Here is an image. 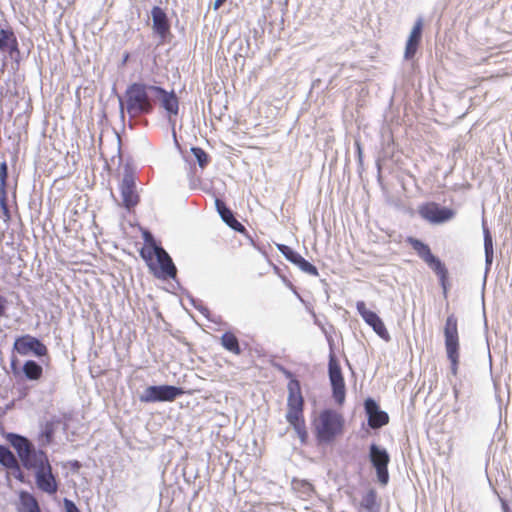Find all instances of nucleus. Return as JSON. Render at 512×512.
Masks as SVG:
<instances>
[{
	"instance_id": "30",
	"label": "nucleus",
	"mask_w": 512,
	"mask_h": 512,
	"mask_svg": "<svg viewBox=\"0 0 512 512\" xmlns=\"http://www.w3.org/2000/svg\"><path fill=\"white\" fill-rule=\"evenodd\" d=\"M0 209V218L8 223L11 220V214L7 204V191L0 192Z\"/></svg>"
},
{
	"instance_id": "35",
	"label": "nucleus",
	"mask_w": 512,
	"mask_h": 512,
	"mask_svg": "<svg viewBox=\"0 0 512 512\" xmlns=\"http://www.w3.org/2000/svg\"><path fill=\"white\" fill-rule=\"evenodd\" d=\"M293 488L296 490H302L304 493H310L313 491V485L305 480H293Z\"/></svg>"
},
{
	"instance_id": "6",
	"label": "nucleus",
	"mask_w": 512,
	"mask_h": 512,
	"mask_svg": "<svg viewBox=\"0 0 512 512\" xmlns=\"http://www.w3.org/2000/svg\"><path fill=\"white\" fill-rule=\"evenodd\" d=\"M407 243L411 245L417 255L435 272L444 290L448 281V270L444 263L434 256L430 247L419 239L408 237Z\"/></svg>"
},
{
	"instance_id": "28",
	"label": "nucleus",
	"mask_w": 512,
	"mask_h": 512,
	"mask_svg": "<svg viewBox=\"0 0 512 512\" xmlns=\"http://www.w3.org/2000/svg\"><path fill=\"white\" fill-rule=\"evenodd\" d=\"M18 42L16 36L12 30L1 29L0 30V51L10 49L11 51L17 50Z\"/></svg>"
},
{
	"instance_id": "17",
	"label": "nucleus",
	"mask_w": 512,
	"mask_h": 512,
	"mask_svg": "<svg viewBox=\"0 0 512 512\" xmlns=\"http://www.w3.org/2000/svg\"><path fill=\"white\" fill-rule=\"evenodd\" d=\"M35 480L37 487L45 493L52 495L58 490V484L52 473L51 465L35 472Z\"/></svg>"
},
{
	"instance_id": "19",
	"label": "nucleus",
	"mask_w": 512,
	"mask_h": 512,
	"mask_svg": "<svg viewBox=\"0 0 512 512\" xmlns=\"http://www.w3.org/2000/svg\"><path fill=\"white\" fill-rule=\"evenodd\" d=\"M7 440L16 450L17 455L21 460V463L35 449L33 444L26 437L18 434L9 433L7 435Z\"/></svg>"
},
{
	"instance_id": "11",
	"label": "nucleus",
	"mask_w": 512,
	"mask_h": 512,
	"mask_svg": "<svg viewBox=\"0 0 512 512\" xmlns=\"http://www.w3.org/2000/svg\"><path fill=\"white\" fill-rule=\"evenodd\" d=\"M13 349L21 356L34 354L37 357H43L48 354L46 345L29 334L17 337L14 341Z\"/></svg>"
},
{
	"instance_id": "34",
	"label": "nucleus",
	"mask_w": 512,
	"mask_h": 512,
	"mask_svg": "<svg viewBox=\"0 0 512 512\" xmlns=\"http://www.w3.org/2000/svg\"><path fill=\"white\" fill-rule=\"evenodd\" d=\"M8 165L6 161L0 164V192L7 191Z\"/></svg>"
},
{
	"instance_id": "16",
	"label": "nucleus",
	"mask_w": 512,
	"mask_h": 512,
	"mask_svg": "<svg viewBox=\"0 0 512 512\" xmlns=\"http://www.w3.org/2000/svg\"><path fill=\"white\" fill-rule=\"evenodd\" d=\"M365 410L368 415V424L371 428L378 429L388 424V414L380 411L374 400L367 399L365 401Z\"/></svg>"
},
{
	"instance_id": "24",
	"label": "nucleus",
	"mask_w": 512,
	"mask_h": 512,
	"mask_svg": "<svg viewBox=\"0 0 512 512\" xmlns=\"http://www.w3.org/2000/svg\"><path fill=\"white\" fill-rule=\"evenodd\" d=\"M18 512H41L37 499L27 491L19 493Z\"/></svg>"
},
{
	"instance_id": "15",
	"label": "nucleus",
	"mask_w": 512,
	"mask_h": 512,
	"mask_svg": "<svg viewBox=\"0 0 512 512\" xmlns=\"http://www.w3.org/2000/svg\"><path fill=\"white\" fill-rule=\"evenodd\" d=\"M150 91L159 95L161 106L166 110L169 119L177 116L179 112V100L174 91L168 92L159 86H150Z\"/></svg>"
},
{
	"instance_id": "10",
	"label": "nucleus",
	"mask_w": 512,
	"mask_h": 512,
	"mask_svg": "<svg viewBox=\"0 0 512 512\" xmlns=\"http://www.w3.org/2000/svg\"><path fill=\"white\" fill-rule=\"evenodd\" d=\"M369 459L376 470L378 481L382 485H386L389 481L388 464L390 462L387 450L376 444H371L369 447Z\"/></svg>"
},
{
	"instance_id": "26",
	"label": "nucleus",
	"mask_w": 512,
	"mask_h": 512,
	"mask_svg": "<svg viewBox=\"0 0 512 512\" xmlns=\"http://www.w3.org/2000/svg\"><path fill=\"white\" fill-rule=\"evenodd\" d=\"M22 371L30 381H38L43 376V368L34 360H27L23 364Z\"/></svg>"
},
{
	"instance_id": "2",
	"label": "nucleus",
	"mask_w": 512,
	"mask_h": 512,
	"mask_svg": "<svg viewBox=\"0 0 512 512\" xmlns=\"http://www.w3.org/2000/svg\"><path fill=\"white\" fill-rule=\"evenodd\" d=\"M145 244L140 249V256L150 271L159 279L175 278L177 269L169 254L158 246L149 232L144 233Z\"/></svg>"
},
{
	"instance_id": "14",
	"label": "nucleus",
	"mask_w": 512,
	"mask_h": 512,
	"mask_svg": "<svg viewBox=\"0 0 512 512\" xmlns=\"http://www.w3.org/2000/svg\"><path fill=\"white\" fill-rule=\"evenodd\" d=\"M276 247L288 261L298 266L303 272L312 276H318L319 273L316 266H314L309 261L304 259L299 253L295 252L292 248L284 244H276Z\"/></svg>"
},
{
	"instance_id": "7",
	"label": "nucleus",
	"mask_w": 512,
	"mask_h": 512,
	"mask_svg": "<svg viewBox=\"0 0 512 512\" xmlns=\"http://www.w3.org/2000/svg\"><path fill=\"white\" fill-rule=\"evenodd\" d=\"M329 380L332 387V396L338 405H343L346 398V385L341 366L336 355L331 352L328 363Z\"/></svg>"
},
{
	"instance_id": "37",
	"label": "nucleus",
	"mask_w": 512,
	"mask_h": 512,
	"mask_svg": "<svg viewBox=\"0 0 512 512\" xmlns=\"http://www.w3.org/2000/svg\"><path fill=\"white\" fill-rule=\"evenodd\" d=\"M7 299L0 294V317L6 315Z\"/></svg>"
},
{
	"instance_id": "23",
	"label": "nucleus",
	"mask_w": 512,
	"mask_h": 512,
	"mask_svg": "<svg viewBox=\"0 0 512 512\" xmlns=\"http://www.w3.org/2000/svg\"><path fill=\"white\" fill-rule=\"evenodd\" d=\"M22 465L28 470L33 469L37 472L45 467H49L50 463L44 451L34 449L28 457L23 460Z\"/></svg>"
},
{
	"instance_id": "8",
	"label": "nucleus",
	"mask_w": 512,
	"mask_h": 512,
	"mask_svg": "<svg viewBox=\"0 0 512 512\" xmlns=\"http://www.w3.org/2000/svg\"><path fill=\"white\" fill-rule=\"evenodd\" d=\"M185 391L172 385L149 386L140 397L141 402H172Z\"/></svg>"
},
{
	"instance_id": "3",
	"label": "nucleus",
	"mask_w": 512,
	"mask_h": 512,
	"mask_svg": "<svg viewBox=\"0 0 512 512\" xmlns=\"http://www.w3.org/2000/svg\"><path fill=\"white\" fill-rule=\"evenodd\" d=\"M315 437L320 444H329L343 433L344 418L332 410H322L313 420Z\"/></svg>"
},
{
	"instance_id": "38",
	"label": "nucleus",
	"mask_w": 512,
	"mask_h": 512,
	"mask_svg": "<svg viewBox=\"0 0 512 512\" xmlns=\"http://www.w3.org/2000/svg\"><path fill=\"white\" fill-rule=\"evenodd\" d=\"M226 0H215L214 1V4H213V8L215 10L219 9L225 2Z\"/></svg>"
},
{
	"instance_id": "29",
	"label": "nucleus",
	"mask_w": 512,
	"mask_h": 512,
	"mask_svg": "<svg viewBox=\"0 0 512 512\" xmlns=\"http://www.w3.org/2000/svg\"><path fill=\"white\" fill-rule=\"evenodd\" d=\"M377 506V494L374 490H369L362 496L360 507L364 510L371 512Z\"/></svg>"
},
{
	"instance_id": "13",
	"label": "nucleus",
	"mask_w": 512,
	"mask_h": 512,
	"mask_svg": "<svg viewBox=\"0 0 512 512\" xmlns=\"http://www.w3.org/2000/svg\"><path fill=\"white\" fill-rule=\"evenodd\" d=\"M356 309L363 320L372 327L374 332L382 339L388 341L390 339L389 332L382 319L373 311L368 310L364 301L356 303Z\"/></svg>"
},
{
	"instance_id": "32",
	"label": "nucleus",
	"mask_w": 512,
	"mask_h": 512,
	"mask_svg": "<svg viewBox=\"0 0 512 512\" xmlns=\"http://www.w3.org/2000/svg\"><path fill=\"white\" fill-rule=\"evenodd\" d=\"M191 152L195 156L200 167L204 168L209 162V156L204 149L200 147H192Z\"/></svg>"
},
{
	"instance_id": "1",
	"label": "nucleus",
	"mask_w": 512,
	"mask_h": 512,
	"mask_svg": "<svg viewBox=\"0 0 512 512\" xmlns=\"http://www.w3.org/2000/svg\"><path fill=\"white\" fill-rule=\"evenodd\" d=\"M286 378L289 379L287 384V412L286 420L294 428L302 443L308 438L304 418V397L302 395L301 385L298 379L289 370L283 369Z\"/></svg>"
},
{
	"instance_id": "20",
	"label": "nucleus",
	"mask_w": 512,
	"mask_h": 512,
	"mask_svg": "<svg viewBox=\"0 0 512 512\" xmlns=\"http://www.w3.org/2000/svg\"><path fill=\"white\" fill-rule=\"evenodd\" d=\"M7 440L16 450L17 455L21 460V463L35 449L33 444L26 437L18 434L9 433L7 435Z\"/></svg>"
},
{
	"instance_id": "5",
	"label": "nucleus",
	"mask_w": 512,
	"mask_h": 512,
	"mask_svg": "<svg viewBox=\"0 0 512 512\" xmlns=\"http://www.w3.org/2000/svg\"><path fill=\"white\" fill-rule=\"evenodd\" d=\"M443 333L447 358L451 364V373L456 376L458 374L460 359V340L458 319L454 314L447 317Z\"/></svg>"
},
{
	"instance_id": "21",
	"label": "nucleus",
	"mask_w": 512,
	"mask_h": 512,
	"mask_svg": "<svg viewBox=\"0 0 512 512\" xmlns=\"http://www.w3.org/2000/svg\"><path fill=\"white\" fill-rule=\"evenodd\" d=\"M215 205L218 213L220 214L222 220L233 230L240 232L242 234H247V230L235 217L233 212L225 205V203L216 199Z\"/></svg>"
},
{
	"instance_id": "31",
	"label": "nucleus",
	"mask_w": 512,
	"mask_h": 512,
	"mask_svg": "<svg viewBox=\"0 0 512 512\" xmlns=\"http://www.w3.org/2000/svg\"><path fill=\"white\" fill-rule=\"evenodd\" d=\"M484 249L486 262L491 263L493 258V241L488 229H484Z\"/></svg>"
},
{
	"instance_id": "4",
	"label": "nucleus",
	"mask_w": 512,
	"mask_h": 512,
	"mask_svg": "<svg viewBox=\"0 0 512 512\" xmlns=\"http://www.w3.org/2000/svg\"><path fill=\"white\" fill-rule=\"evenodd\" d=\"M150 86L143 83H133L127 88L125 104L130 116L136 117L152 113L154 105L148 94Z\"/></svg>"
},
{
	"instance_id": "36",
	"label": "nucleus",
	"mask_w": 512,
	"mask_h": 512,
	"mask_svg": "<svg viewBox=\"0 0 512 512\" xmlns=\"http://www.w3.org/2000/svg\"><path fill=\"white\" fill-rule=\"evenodd\" d=\"M66 512H81L75 503L67 498L63 501Z\"/></svg>"
},
{
	"instance_id": "25",
	"label": "nucleus",
	"mask_w": 512,
	"mask_h": 512,
	"mask_svg": "<svg viewBox=\"0 0 512 512\" xmlns=\"http://www.w3.org/2000/svg\"><path fill=\"white\" fill-rule=\"evenodd\" d=\"M0 463L8 469L17 470L19 473L17 478L19 480L23 479V475L20 471V466L15 455L6 446L3 445H0Z\"/></svg>"
},
{
	"instance_id": "12",
	"label": "nucleus",
	"mask_w": 512,
	"mask_h": 512,
	"mask_svg": "<svg viewBox=\"0 0 512 512\" xmlns=\"http://www.w3.org/2000/svg\"><path fill=\"white\" fill-rule=\"evenodd\" d=\"M419 215L426 221L439 224L451 220L455 212L446 207H441L436 202H426L418 207Z\"/></svg>"
},
{
	"instance_id": "9",
	"label": "nucleus",
	"mask_w": 512,
	"mask_h": 512,
	"mask_svg": "<svg viewBox=\"0 0 512 512\" xmlns=\"http://www.w3.org/2000/svg\"><path fill=\"white\" fill-rule=\"evenodd\" d=\"M136 180L135 173L131 169H126L119 184L123 206L129 210L134 208L140 201Z\"/></svg>"
},
{
	"instance_id": "18",
	"label": "nucleus",
	"mask_w": 512,
	"mask_h": 512,
	"mask_svg": "<svg viewBox=\"0 0 512 512\" xmlns=\"http://www.w3.org/2000/svg\"><path fill=\"white\" fill-rule=\"evenodd\" d=\"M422 30H423L422 20L418 19L415 22V24L410 32V35L407 39V42H406L405 52H404L405 59L409 60L415 56V54L418 50V47L420 45V42H421Z\"/></svg>"
},
{
	"instance_id": "27",
	"label": "nucleus",
	"mask_w": 512,
	"mask_h": 512,
	"mask_svg": "<svg viewBox=\"0 0 512 512\" xmlns=\"http://www.w3.org/2000/svg\"><path fill=\"white\" fill-rule=\"evenodd\" d=\"M221 345L229 352L240 355L241 354V348L239 345L238 338L236 335L230 331L225 332L221 338Z\"/></svg>"
},
{
	"instance_id": "22",
	"label": "nucleus",
	"mask_w": 512,
	"mask_h": 512,
	"mask_svg": "<svg viewBox=\"0 0 512 512\" xmlns=\"http://www.w3.org/2000/svg\"><path fill=\"white\" fill-rule=\"evenodd\" d=\"M153 20V30L161 37H165L170 30V23L164 10L154 6L151 10Z\"/></svg>"
},
{
	"instance_id": "33",
	"label": "nucleus",
	"mask_w": 512,
	"mask_h": 512,
	"mask_svg": "<svg viewBox=\"0 0 512 512\" xmlns=\"http://www.w3.org/2000/svg\"><path fill=\"white\" fill-rule=\"evenodd\" d=\"M54 432H55L54 422L48 421L42 427L41 437L45 438V442L47 444H49L53 440Z\"/></svg>"
}]
</instances>
